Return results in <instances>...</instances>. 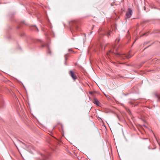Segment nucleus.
Segmentation results:
<instances>
[{
    "label": "nucleus",
    "instance_id": "f257e3e1",
    "mask_svg": "<svg viewBox=\"0 0 160 160\" xmlns=\"http://www.w3.org/2000/svg\"><path fill=\"white\" fill-rule=\"evenodd\" d=\"M69 25L70 27V30L72 32H78L80 30L76 21L73 20L71 21L69 23Z\"/></svg>",
    "mask_w": 160,
    "mask_h": 160
},
{
    "label": "nucleus",
    "instance_id": "f03ea898",
    "mask_svg": "<svg viewBox=\"0 0 160 160\" xmlns=\"http://www.w3.org/2000/svg\"><path fill=\"white\" fill-rule=\"evenodd\" d=\"M115 54L118 56V57H119L121 59H125L126 58H129L131 57L130 54H121L120 53H114Z\"/></svg>",
    "mask_w": 160,
    "mask_h": 160
},
{
    "label": "nucleus",
    "instance_id": "7ed1b4c3",
    "mask_svg": "<svg viewBox=\"0 0 160 160\" xmlns=\"http://www.w3.org/2000/svg\"><path fill=\"white\" fill-rule=\"evenodd\" d=\"M132 13V11L131 9L129 8L128 9L127 11L126 14V18H129L131 16Z\"/></svg>",
    "mask_w": 160,
    "mask_h": 160
},
{
    "label": "nucleus",
    "instance_id": "20e7f679",
    "mask_svg": "<svg viewBox=\"0 0 160 160\" xmlns=\"http://www.w3.org/2000/svg\"><path fill=\"white\" fill-rule=\"evenodd\" d=\"M69 73L74 81H75L77 79V78L76 75L72 70L69 71Z\"/></svg>",
    "mask_w": 160,
    "mask_h": 160
},
{
    "label": "nucleus",
    "instance_id": "39448f33",
    "mask_svg": "<svg viewBox=\"0 0 160 160\" xmlns=\"http://www.w3.org/2000/svg\"><path fill=\"white\" fill-rule=\"evenodd\" d=\"M93 103L98 106H100L101 103L96 98H94L93 101Z\"/></svg>",
    "mask_w": 160,
    "mask_h": 160
},
{
    "label": "nucleus",
    "instance_id": "423d86ee",
    "mask_svg": "<svg viewBox=\"0 0 160 160\" xmlns=\"http://www.w3.org/2000/svg\"><path fill=\"white\" fill-rule=\"evenodd\" d=\"M46 46H47V48H48V50H47V52L48 53H49L50 54H51V50H50V48L49 46L48 45H47V44H46V45L42 44V47H45Z\"/></svg>",
    "mask_w": 160,
    "mask_h": 160
},
{
    "label": "nucleus",
    "instance_id": "0eeeda50",
    "mask_svg": "<svg viewBox=\"0 0 160 160\" xmlns=\"http://www.w3.org/2000/svg\"><path fill=\"white\" fill-rule=\"evenodd\" d=\"M30 29L32 30H34L36 31H37V32H38L39 31L37 27L35 25L31 26L30 27Z\"/></svg>",
    "mask_w": 160,
    "mask_h": 160
},
{
    "label": "nucleus",
    "instance_id": "6e6552de",
    "mask_svg": "<svg viewBox=\"0 0 160 160\" xmlns=\"http://www.w3.org/2000/svg\"><path fill=\"white\" fill-rule=\"evenodd\" d=\"M42 155L43 158V160H46L48 158V156L46 155L43 154Z\"/></svg>",
    "mask_w": 160,
    "mask_h": 160
},
{
    "label": "nucleus",
    "instance_id": "1a4fd4ad",
    "mask_svg": "<svg viewBox=\"0 0 160 160\" xmlns=\"http://www.w3.org/2000/svg\"><path fill=\"white\" fill-rule=\"evenodd\" d=\"M64 58L65 59V60L67 61V59L68 58V57H69V55L68 54H66L64 55Z\"/></svg>",
    "mask_w": 160,
    "mask_h": 160
},
{
    "label": "nucleus",
    "instance_id": "9d476101",
    "mask_svg": "<svg viewBox=\"0 0 160 160\" xmlns=\"http://www.w3.org/2000/svg\"><path fill=\"white\" fill-rule=\"evenodd\" d=\"M4 105V103L2 101L0 102V108L2 107Z\"/></svg>",
    "mask_w": 160,
    "mask_h": 160
},
{
    "label": "nucleus",
    "instance_id": "9b49d317",
    "mask_svg": "<svg viewBox=\"0 0 160 160\" xmlns=\"http://www.w3.org/2000/svg\"><path fill=\"white\" fill-rule=\"evenodd\" d=\"M112 50L111 49L110 50H109L108 51V52H107V55H110V53H112Z\"/></svg>",
    "mask_w": 160,
    "mask_h": 160
},
{
    "label": "nucleus",
    "instance_id": "f8f14e48",
    "mask_svg": "<svg viewBox=\"0 0 160 160\" xmlns=\"http://www.w3.org/2000/svg\"><path fill=\"white\" fill-rule=\"evenodd\" d=\"M156 97L157 98L158 101L160 100V97L158 95L156 94Z\"/></svg>",
    "mask_w": 160,
    "mask_h": 160
},
{
    "label": "nucleus",
    "instance_id": "ddd939ff",
    "mask_svg": "<svg viewBox=\"0 0 160 160\" xmlns=\"http://www.w3.org/2000/svg\"><path fill=\"white\" fill-rule=\"evenodd\" d=\"M120 40V39L118 38L116 40L115 42L116 43L117 41V43H118Z\"/></svg>",
    "mask_w": 160,
    "mask_h": 160
},
{
    "label": "nucleus",
    "instance_id": "4468645a",
    "mask_svg": "<svg viewBox=\"0 0 160 160\" xmlns=\"http://www.w3.org/2000/svg\"><path fill=\"white\" fill-rule=\"evenodd\" d=\"M64 64L66 65H67L66 61L65 60Z\"/></svg>",
    "mask_w": 160,
    "mask_h": 160
},
{
    "label": "nucleus",
    "instance_id": "2eb2a0df",
    "mask_svg": "<svg viewBox=\"0 0 160 160\" xmlns=\"http://www.w3.org/2000/svg\"><path fill=\"white\" fill-rule=\"evenodd\" d=\"M93 92H90V94L91 95H93Z\"/></svg>",
    "mask_w": 160,
    "mask_h": 160
},
{
    "label": "nucleus",
    "instance_id": "dca6fc26",
    "mask_svg": "<svg viewBox=\"0 0 160 160\" xmlns=\"http://www.w3.org/2000/svg\"><path fill=\"white\" fill-rule=\"evenodd\" d=\"M39 41L42 43H43L42 41L41 40H39Z\"/></svg>",
    "mask_w": 160,
    "mask_h": 160
},
{
    "label": "nucleus",
    "instance_id": "f3484780",
    "mask_svg": "<svg viewBox=\"0 0 160 160\" xmlns=\"http://www.w3.org/2000/svg\"><path fill=\"white\" fill-rule=\"evenodd\" d=\"M146 33H144V34H143L142 35V36H145V35H146Z\"/></svg>",
    "mask_w": 160,
    "mask_h": 160
},
{
    "label": "nucleus",
    "instance_id": "a211bd4d",
    "mask_svg": "<svg viewBox=\"0 0 160 160\" xmlns=\"http://www.w3.org/2000/svg\"><path fill=\"white\" fill-rule=\"evenodd\" d=\"M146 7H144V10L146 11Z\"/></svg>",
    "mask_w": 160,
    "mask_h": 160
},
{
    "label": "nucleus",
    "instance_id": "6ab92c4d",
    "mask_svg": "<svg viewBox=\"0 0 160 160\" xmlns=\"http://www.w3.org/2000/svg\"><path fill=\"white\" fill-rule=\"evenodd\" d=\"M101 29H100H100H99V30H98V32H99V33L100 32V31H101Z\"/></svg>",
    "mask_w": 160,
    "mask_h": 160
},
{
    "label": "nucleus",
    "instance_id": "aec40b11",
    "mask_svg": "<svg viewBox=\"0 0 160 160\" xmlns=\"http://www.w3.org/2000/svg\"><path fill=\"white\" fill-rule=\"evenodd\" d=\"M112 48H113V49L114 48V47L112 45Z\"/></svg>",
    "mask_w": 160,
    "mask_h": 160
},
{
    "label": "nucleus",
    "instance_id": "412c9836",
    "mask_svg": "<svg viewBox=\"0 0 160 160\" xmlns=\"http://www.w3.org/2000/svg\"><path fill=\"white\" fill-rule=\"evenodd\" d=\"M22 23L24 24H25V23H24V22H22Z\"/></svg>",
    "mask_w": 160,
    "mask_h": 160
},
{
    "label": "nucleus",
    "instance_id": "4be33fe9",
    "mask_svg": "<svg viewBox=\"0 0 160 160\" xmlns=\"http://www.w3.org/2000/svg\"><path fill=\"white\" fill-rule=\"evenodd\" d=\"M136 40L134 41V42H133V43H134L135 42V41H136Z\"/></svg>",
    "mask_w": 160,
    "mask_h": 160
},
{
    "label": "nucleus",
    "instance_id": "5701e85b",
    "mask_svg": "<svg viewBox=\"0 0 160 160\" xmlns=\"http://www.w3.org/2000/svg\"><path fill=\"white\" fill-rule=\"evenodd\" d=\"M71 51V49H69V51Z\"/></svg>",
    "mask_w": 160,
    "mask_h": 160
},
{
    "label": "nucleus",
    "instance_id": "b1692460",
    "mask_svg": "<svg viewBox=\"0 0 160 160\" xmlns=\"http://www.w3.org/2000/svg\"><path fill=\"white\" fill-rule=\"evenodd\" d=\"M48 21L49 22V20L48 19Z\"/></svg>",
    "mask_w": 160,
    "mask_h": 160
},
{
    "label": "nucleus",
    "instance_id": "393cba45",
    "mask_svg": "<svg viewBox=\"0 0 160 160\" xmlns=\"http://www.w3.org/2000/svg\"><path fill=\"white\" fill-rule=\"evenodd\" d=\"M108 35H110V34H109V33H108Z\"/></svg>",
    "mask_w": 160,
    "mask_h": 160
},
{
    "label": "nucleus",
    "instance_id": "a878e982",
    "mask_svg": "<svg viewBox=\"0 0 160 160\" xmlns=\"http://www.w3.org/2000/svg\"><path fill=\"white\" fill-rule=\"evenodd\" d=\"M22 144H25L24 143H23V142H22Z\"/></svg>",
    "mask_w": 160,
    "mask_h": 160
},
{
    "label": "nucleus",
    "instance_id": "bb28decb",
    "mask_svg": "<svg viewBox=\"0 0 160 160\" xmlns=\"http://www.w3.org/2000/svg\"><path fill=\"white\" fill-rule=\"evenodd\" d=\"M92 32H90V34H91Z\"/></svg>",
    "mask_w": 160,
    "mask_h": 160
}]
</instances>
